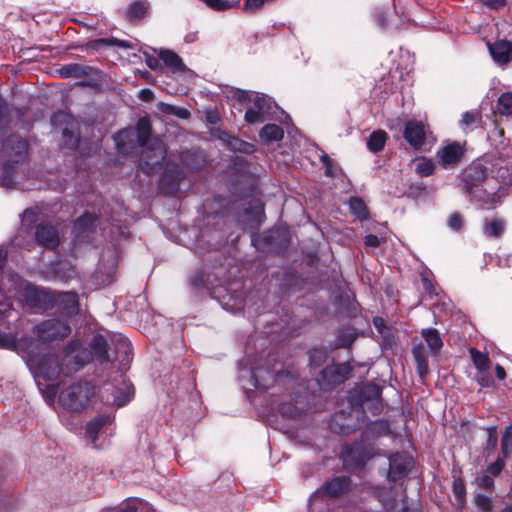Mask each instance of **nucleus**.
<instances>
[{
	"instance_id": "c03bdc74",
	"label": "nucleus",
	"mask_w": 512,
	"mask_h": 512,
	"mask_svg": "<svg viewBox=\"0 0 512 512\" xmlns=\"http://www.w3.org/2000/svg\"><path fill=\"white\" fill-rule=\"evenodd\" d=\"M497 110L501 115H512V92H505L498 98Z\"/></svg>"
},
{
	"instance_id": "ddd939ff",
	"label": "nucleus",
	"mask_w": 512,
	"mask_h": 512,
	"mask_svg": "<svg viewBox=\"0 0 512 512\" xmlns=\"http://www.w3.org/2000/svg\"><path fill=\"white\" fill-rule=\"evenodd\" d=\"M465 155V147L463 144L453 141L443 145L436 153L439 164L444 169L456 167Z\"/></svg>"
},
{
	"instance_id": "774afa93",
	"label": "nucleus",
	"mask_w": 512,
	"mask_h": 512,
	"mask_svg": "<svg viewBox=\"0 0 512 512\" xmlns=\"http://www.w3.org/2000/svg\"><path fill=\"white\" fill-rule=\"evenodd\" d=\"M102 512H137V510L134 507L126 505V506L106 508Z\"/></svg>"
},
{
	"instance_id": "a211bd4d",
	"label": "nucleus",
	"mask_w": 512,
	"mask_h": 512,
	"mask_svg": "<svg viewBox=\"0 0 512 512\" xmlns=\"http://www.w3.org/2000/svg\"><path fill=\"white\" fill-rule=\"evenodd\" d=\"M183 173L176 164H167L159 181V189L166 195L178 192Z\"/></svg>"
},
{
	"instance_id": "f8f14e48",
	"label": "nucleus",
	"mask_w": 512,
	"mask_h": 512,
	"mask_svg": "<svg viewBox=\"0 0 512 512\" xmlns=\"http://www.w3.org/2000/svg\"><path fill=\"white\" fill-rule=\"evenodd\" d=\"M34 332L38 337L35 340L40 344V341L47 342L64 339L70 334L71 328L67 322H39Z\"/></svg>"
},
{
	"instance_id": "7c9ffc66",
	"label": "nucleus",
	"mask_w": 512,
	"mask_h": 512,
	"mask_svg": "<svg viewBox=\"0 0 512 512\" xmlns=\"http://www.w3.org/2000/svg\"><path fill=\"white\" fill-rule=\"evenodd\" d=\"M259 136L265 143H271L282 140L284 131L277 124H266L260 130Z\"/></svg>"
},
{
	"instance_id": "680f3d73",
	"label": "nucleus",
	"mask_w": 512,
	"mask_h": 512,
	"mask_svg": "<svg viewBox=\"0 0 512 512\" xmlns=\"http://www.w3.org/2000/svg\"><path fill=\"white\" fill-rule=\"evenodd\" d=\"M145 61H146L147 66L151 70L157 71L162 68L161 59L159 57L156 58L154 56L146 55Z\"/></svg>"
},
{
	"instance_id": "bf43d9fd",
	"label": "nucleus",
	"mask_w": 512,
	"mask_h": 512,
	"mask_svg": "<svg viewBox=\"0 0 512 512\" xmlns=\"http://www.w3.org/2000/svg\"><path fill=\"white\" fill-rule=\"evenodd\" d=\"M475 503L477 507L482 510L483 512H491L493 505L492 501L489 497L485 495H477L475 497Z\"/></svg>"
},
{
	"instance_id": "f03ea898",
	"label": "nucleus",
	"mask_w": 512,
	"mask_h": 512,
	"mask_svg": "<svg viewBox=\"0 0 512 512\" xmlns=\"http://www.w3.org/2000/svg\"><path fill=\"white\" fill-rule=\"evenodd\" d=\"M152 133L151 122L148 117L138 119L136 127H128L120 130L114 135L117 150L124 155L132 154L135 149L147 142L148 136Z\"/></svg>"
},
{
	"instance_id": "9d476101",
	"label": "nucleus",
	"mask_w": 512,
	"mask_h": 512,
	"mask_svg": "<svg viewBox=\"0 0 512 512\" xmlns=\"http://www.w3.org/2000/svg\"><path fill=\"white\" fill-rule=\"evenodd\" d=\"M352 369L348 363L326 366L318 375L317 382L321 389L327 390L344 382Z\"/></svg>"
},
{
	"instance_id": "0e129e2a",
	"label": "nucleus",
	"mask_w": 512,
	"mask_h": 512,
	"mask_svg": "<svg viewBox=\"0 0 512 512\" xmlns=\"http://www.w3.org/2000/svg\"><path fill=\"white\" fill-rule=\"evenodd\" d=\"M380 243H381V240L375 234H368L364 238V244L367 247L376 248V247L380 246Z\"/></svg>"
},
{
	"instance_id": "412c9836",
	"label": "nucleus",
	"mask_w": 512,
	"mask_h": 512,
	"mask_svg": "<svg viewBox=\"0 0 512 512\" xmlns=\"http://www.w3.org/2000/svg\"><path fill=\"white\" fill-rule=\"evenodd\" d=\"M413 461L410 456L405 453H396L389 458V473L390 480L397 481L408 474L412 467Z\"/></svg>"
},
{
	"instance_id": "de8ad7c7",
	"label": "nucleus",
	"mask_w": 512,
	"mask_h": 512,
	"mask_svg": "<svg viewBox=\"0 0 512 512\" xmlns=\"http://www.w3.org/2000/svg\"><path fill=\"white\" fill-rule=\"evenodd\" d=\"M96 218L94 215L85 213L81 217H79L75 222V229L88 231L92 230L95 226Z\"/></svg>"
},
{
	"instance_id": "9b49d317",
	"label": "nucleus",
	"mask_w": 512,
	"mask_h": 512,
	"mask_svg": "<svg viewBox=\"0 0 512 512\" xmlns=\"http://www.w3.org/2000/svg\"><path fill=\"white\" fill-rule=\"evenodd\" d=\"M39 343L34 346V357L33 361L30 360V356H28V361L32 365L37 366V373L42 376L46 380H57L62 374V361H58V359L54 355H45L41 359H37V355L39 353Z\"/></svg>"
},
{
	"instance_id": "3c124183",
	"label": "nucleus",
	"mask_w": 512,
	"mask_h": 512,
	"mask_svg": "<svg viewBox=\"0 0 512 512\" xmlns=\"http://www.w3.org/2000/svg\"><path fill=\"white\" fill-rule=\"evenodd\" d=\"M512 450V425L506 428L502 440L501 451L504 457H507Z\"/></svg>"
},
{
	"instance_id": "c756f323",
	"label": "nucleus",
	"mask_w": 512,
	"mask_h": 512,
	"mask_svg": "<svg viewBox=\"0 0 512 512\" xmlns=\"http://www.w3.org/2000/svg\"><path fill=\"white\" fill-rule=\"evenodd\" d=\"M4 146L6 149H10L15 156L20 158L27 154L29 148L28 142L17 135L8 137L5 140Z\"/></svg>"
},
{
	"instance_id": "f704fd0d",
	"label": "nucleus",
	"mask_w": 512,
	"mask_h": 512,
	"mask_svg": "<svg viewBox=\"0 0 512 512\" xmlns=\"http://www.w3.org/2000/svg\"><path fill=\"white\" fill-rule=\"evenodd\" d=\"M349 209L358 220L364 221L369 218L368 208L361 197L353 196L349 199Z\"/></svg>"
},
{
	"instance_id": "58836bf2",
	"label": "nucleus",
	"mask_w": 512,
	"mask_h": 512,
	"mask_svg": "<svg viewBox=\"0 0 512 512\" xmlns=\"http://www.w3.org/2000/svg\"><path fill=\"white\" fill-rule=\"evenodd\" d=\"M481 113L478 110L466 111L460 120V126L464 131H472L481 121Z\"/></svg>"
},
{
	"instance_id": "e433bc0d",
	"label": "nucleus",
	"mask_w": 512,
	"mask_h": 512,
	"mask_svg": "<svg viewBox=\"0 0 512 512\" xmlns=\"http://www.w3.org/2000/svg\"><path fill=\"white\" fill-rule=\"evenodd\" d=\"M387 140V133L384 130H377L370 134L367 140V147L373 153L383 150Z\"/></svg>"
},
{
	"instance_id": "2eb2a0df",
	"label": "nucleus",
	"mask_w": 512,
	"mask_h": 512,
	"mask_svg": "<svg viewBox=\"0 0 512 512\" xmlns=\"http://www.w3.org/2000/svg\"><path fill=\"white\" fill-rule=\"evenodd\" d=\"M211 135L215 139L220 140L223 145L230 151L244 154H252L256 151V146L254 144L246 142L237 136L231 135L230 133L220 128L212 129Z\"/></svg>"
},
{
	"instance_id": "603ef678",
	"label": "nucleus",
	"mask_w": 512,
	"mask_h": 512,
	"mask_svg": "<svg viewBox=\"0 0 512 512\" xmlns=\"http://www.w3.org/2000/svg\"><path fill=\"white\" fill-rule=\"evenodd\" d=\"M447 225L453 231H460L464 226L463 215L459 212L452 213L447 220Z\"/></svg>"
},
{
	"instance_id": "39448f33",
	"label": "nucleus",
	"mask_w": 512,
	"mask_h": 512,
	"mask_svg": "<svg viewBox=\"0 0 512 512\" xmlns=\"http://www.w3.org/2000/svg\"><path fill=\"white\" fill-rule=\"evenodd\" d=\"M92 360L91 351L79 341H71L64 349L62 361V374L69 377L82 369Z\"/></svg>"
},
{
	"instance_id": "4468645a",
	"label": "nucleus",
	"mask_w": 512,
	"mask_h": 512,
	"mask_svg": "<svg viewBox=\"0 0 512 512\" xmlns=\"http://www.w3.org/2000/svg\"><path fill=\"white\" fill-rule=\"evenodd\" d=\"M271 102L263 94L254 95L251 104L247 106L244 120L249 124L262 123L271 111Z\"/></svg>"
},
{
	"instance_id": "b1692460",
	"label": "nucleus",
	"mask_w": 512,
	"mask_h": 512,
	"mask_svg": "<svg viewBox=\"0 0 512 512\" xmlns=\"http://www.w3.org/2000/svg\"><path fill=\"white\" fill-rule=\"evenodd\" d=\"M493 60L499 65H506L512 60V43L507 40H498L488 44Z\"/></svg>"
},
{
	"instance_id": "aec40b11",
	"label": "nucleus",
	"mask_w": 512,
	"mask_h": 512,
	"mask_svg": "<svg viewBox=\"0 0 512 512\" xmlns=\"http://www.w3.org/2000/svg\"><path fill=\"white\" fill-rule=\"evenodd\" d=\"M403 137L413 149L419 150L426 142V127L421 121L409 120L404 124Z\"/></svg>"
},
{
	"instance_id": "ea45409f",
	"label": "nucleus",
	"mask_w": 512,
	"mask_h": 512,
	"mask_svg": "<svg viewBox=\"0 0 512 512\" xmlns=\"http://www.w3.org/2000/svg\"><path fill=\"white\" fill-rule=\"evenodd\" d=\"M181 161L190 169H198L204 162L203 156L195 151H185L181 153Z\"/></svg>"
},
{
	"instance_id": "052dcab7",
	"label": "nucleus",
	"mask_w": 512,
	"mask_h": 512,
	"mask_svg": "<svg viewBox=\"0 0 512 512\" xmlns=\"http://www.w3.org/2000/svg\"><path fill=\"white\" fill-rule=\"evenodd\" d=\"M504 458V456L499 457L495 462L489 465L487 469L488 472H490L494 476L499 475L505 466Z\"/></svg>"
},
{
	"instance_id": "5701e85b",
	"label": "nucleus",
	"mask_w": 512,
	"mask_h": 512,
	"mask_svg": "<svg viewBox=\"0 0 512 512\" xmlns=\"http://www.w3.org/2000/svg\"><path fill=\"white\" fill-rule=\"evenodd\" d=\"M151 4L147 0H134L124 11V19L128 23L136 24L144 20L149 14Z\"/></svg>"
},
{
	"instance_id": "f257e3e1",
	"label": "nucleus",
	"mask_w": 512,
	"mask_h": 512,
	"mask_svg": "<svg viewBox=\"0 0 512 512\" xmlns=\"http://www.w3.org/2000/svg\"><path fill=\"white\" fill-rule=\"evenodd\" d=\"M489 158L486 155L469 164L460 174V187L471 201L480 202L487 208H494L496 182L489 176Z\"/></svg>"
},
{
	"instance_id": "6e6552de",
	"label": "nucleus",
	"mask_w": 512,
	"mask_h": 512,
	"mask_svg": "<svg viewBox=\"0 0 512 512\" xmlns=\"http://www.w3.org/2000/svg\"><path fill=\"white\" fill-rule=\"evenodd\" d=\"M140 167L150 174L155 167L162 163L166 157V148L164 142L156 136H148L147 142L141 145Z\"/></svg>"
},
{
	"instance_id": "f3484780",
	"label": "nucleus",
	"mask_w": 512,
	"mask_h": 512,
	"mask_svg": "<svg viewBox=\"0 0 512 512\" xmlns=\"http://www.w3.org/2000/svg\"><path fill=\"white\" fill-rule=\"evenodd\" d=\"M117 261L115 257L102 259L92 275L96 286L102 288L111 285L116 279Z\"/></svg>"
},
{
	"instance_id": "4be33fe9",
	"label": "nucleus",
	"mask_w": 512,
	"mask_h": 512,
	"mask_svg": "<svg viewBox=\"0 0 512 512\" xmlns=\"http://www.w3.org/2000/svg\"><path fill=\"white\" fill-rule=\"evenodd\" d=\"M55 306L67 317L77 315L80 310L78 294L75 292L55 293Z\"/></svg>"
},
{
	"instance_id": "a18cd8bd",
	"label": "nucleus",
	"mask_w": 512,
	"mask_h": 512,
	"mask_svg": "<svg viewBox=\"0 0 512 512\" xmlns=\"http://www.w3.org/2000/svg\"><path fill=\"white\" fill-rule=\"evenodd\" d=\"M327 353L324 349L314 348L309 351V366L318 368L326 362Z\"/></svg>"
},
{
	"instance_id": "2f4dec72",
	"label": "nucleus",
	"mask_w": 512,
	"mask_h": 512,
	"mask_svg": "<svg viewBox=\"0 0 512 512\" xmlns=\"http://www.w3.org/2000/svg\"><path fill=\"white\" fill-rule=\"evenodd\" d=\"M134 393L131 384L123 382L120 387H116L113 392V404L121 407L128 403Z\"/></svg>"
},
{
	"instance_id": "79ce46f5",
	"label": "nucleus",
	"mask_w": 512,
	"mask_h": 512,
	"mask_svg": "<svg viewBox=\"0 0 512 512\" xmlns=\"http://www.w3.org/2000/svg\"><path fill=\"white\" fill-rule=\"evenodd\" d=\"M74 274L75 271L71 266L66 268L65 264L58 263L53 268V275L51 277H47V279L67 281L68 279L72 278Z\"/></svg>"
},
{
	"instance_id": "0eeeda50",
	"label": "nucleus",
	"mask_w": 512,
	"mask_h": 512,
	"mask_svg": "<svg viewBox=\"0 0 512 512\" xmlns=\"http://www.w3.org/2000/svg\"><path fill=\"white\" fill-rule=\"evenodd\" d=\"M37 341L33 338L24 337L16 327L0 326V349H7L16 352H25L33 361L35 354L34 346Z\"/></svg>"
},
{
	"instance_id": "423d86ee",
	"label": "nucleus",
	"mask_w": 512,
	"mask_h": 512,
	"mask_svg": "<svg viewBox=\"0 0 512 512\" xmlns=\"http://www.w3.org/2000/svg\"><path fill=\"white\" fill-rule=\"evenodd\" d=\"M18 296L24 306L48 310L55 306V293L45 288L38 287L30 282H25L18 290Z\"/></svg>"
},
{
	"instance_id": "09e8293b",
	"label": "nucleus",
	"mask_w": 512,
	"mask_h": 512,
	"mask_svg": "<svg viewBox=\"0 0 512 512\" xmlns=\"http://www.w3.org/2000/svg\"><path fill=\"white\" fill-rule=\"evenodd\" d=\"M435 171L434 163L431 159L423 158L416 165V173L421 177L431 176Z\"/></svg>"
},
{
	"instance_id": "69168bd1",
	"label": "nucleus",
	"mask_w": 512,
	"mask_h": 512,
	"mask_svg": "<svg viewBox=\"0 0 512 512\" xmlns=\"http://www.w3.org/2000/svg\"><path fill=\"white\" fill-rule=\"evenodd\" d=\"M490 9L498 10L506 5V0H479Z\"/></svg>"
},
{
	"instance_id": "6ab92c4d",
	"label": "nucleus",
	"mask_w": 512,
	"mask_h": 512,
	"mask_svg": "<svg viewBox=\"0 0 512 512\" xmlns=\"http://www.w3.org/2000/svg\"><path fill=\"white\" fill-rule=\"evenodd\" d=\"M343 464L348 470H355L364 466L370 458L369 453L360 444L345 447L341 453Z\"/></svg>"
},
{
	"instance_id": "49530a36",
	"label": "nucleus",
	"mask_w": 512,
	"mask_h": 512,
	"mask_svg": "<svg viewBox=\"0 0 512 512\" xmlns=\"http://www.w3.org/2000/svg\"><path fill=\"white\" fill-rule=\"evenodd\" d=\"M382 389L374 383L365 384L361 390V395L365 400L378 399L381 396Z\"/></svg>"
},
{
	"instance_id": "20e7f679",
	"label": "nucleus",
	"mask_w": 512,
	"mask_h": 512,
	"mask_svg": "<svg viewBox=\"0 0 512 512\" xmlns=\"http://www.w3.org/2000/svg\"><path fill=\"white\" fill-rule=\"evenodd\" d=\"M95 388L91 382L79 381L63 389L59 395L61 405L70 411H82L94 396Z\"/></svg>"
},
{
	"instance_id": "e2e57ef3",
	"label": "nucleus",
	"mask_w": 512,
	"mask_h": 512,
	"mask_svg": "<svg viewBox=\"0 0 512 512\" xmlns=\"http://www.w3.org/2000/svg\"><path fill=\"white\" fill-rule=\"evenodd\" d=\"M265 0H246L243 6L245 11H255L261 8Z\"/></svg>"
},
{
	"instance_id": "473e14b6",
	"label": "nucleus",
	"mask_w": 512,
	"mask_h": 512,
	"mask_svg": "<svg viewBox=\"0 0 512 512\" xmlns=\"http://www.w3.org/2000/svg\"><path fill=\"white\" fill-rule=\"evenodd\" d=\"M432 311L437 318L450 317L454 320H461L464 317L461 311L452 309L451 304L446 302L435 303Z\"/></svg>"
},
{
	"instance_id": "dca6fc26",
	"label": "nucleus",
	"mask_w": 512,
	"mask_h": 512,
	"mask_svg": "<svg viewBox=\"0 0 512 512\" xmlns=\"http://www.w3.org/2000/svg\"><path fill=\"white\" fill-rule=\"evenodd\" d=\"M34 236L36 243L48 250H54L60 244L58 229L47 222L36 225Z\"/></svg>"
},
{
	"instance_id": "1a4fd4ad",
	"label": "nucleus",
	"mask_w": 512,
	"mask_h": 512,
	"mask_svg": "<svg viewBox=\"0 0 512 512\" xmlns=\"http://www.w3.org/2000/svg\"><path fill=\"white\" fill-rule=\"evenodd\" d=\"M58 74L62 79L69 78H87L88 80L81 81L78 85L82 87H92L95 85L93 81L100 78L101 71L93 66L82 65L79 63H69L63 65L58 69Z\"/></svg>"
},
{
	"instance_id": "338daca9",
	"label": "nucleus",
	"mask_w": 512,
	"mask_h": 512,
	"mask_svg": "<svg viewBox=\"0 0 512 512\" xmlns=\"http://www.w3.org/2000/svg\"><path fill=\"white\" fill-rule=\"evenodd\" d=\"M453 491L455 495L460 499L465 495V486L461 479H456L453 483Z\"/></svg>"
},
{
	"instance_id": "cd10ccee",
	"label": "nucleus",
	"mask_w": 512,
	"mask_h": 512,
	"mask_svg": "<svg viewBox=\"0 0 512 512\" xmlns=\"http://www.w3.org/2000/svg\"><path fill=\"white\" fill-rule=\"evenodd\" d=\"M350 479L345 476L336 477L327 482L323 489L331 497H337L344 493L349 487Z\"/></svg>"
},
{
	"instance_id": "6e6d98bb",
	"label": "nucleus",
	"mask_w": 512,
	"mask_h": 512,
	"mask_svg": "<svg viewBox=\"0 0 512 512\" xmlns=\"http://www.w3.org/2000/svg\"><path fill=\"white\" fill-rule=\"evenodd\" d=\"M426 186L423 183H413L406 190V195L410 198L417 199L424 195Z\"/></svg>"
},
{
	"instance_id": "c85d7f7f",
	"label": "nucleus",
	"mask_w": 512,
	"mask_h": 512,
	"mask_svg": "<svg viewBox=\"0 0 512 512\" xmlns=\"http://www.w3.org/2000/svg\"><path fill=\"white\" fill-rule=\"evenodd\" d=\"M378 333L381 336V343L384 349H392L397 342L394 331L387 322H374Z\"/></svg>"
},
{
	"instance_id": "4d7b16f0",
	"label": "nucleus",
	"mask_w": 512,
	"mask_h": 512,
	"mask_svg": "<svg viewBox=\"0 0 512 512\" xmlns=\"http://www.w3.org/2000/svg\"><path fill=\"white\" fill-rule=\"evenodd\" d=\"M320 162L323 164L327 176H334L336 174L334 161L328 154L323 153L320 156Z\"/></svg>"
},
{
	"instance_id": "37998d69",
	"label": "nucleus",
	"mask_w": 512,
	"mask_h": 512,
	"mask_svg": "<svg viewBox=\"0 0 512 512\" xmlns=\"http://www.w3.org/2000/svg\"><path fill=\"white\" fill-rule=\"evenodd\" d=\"M93 47L116 46L123 49H130L132 45L129 41L120 40L115 37L98 38L92 42Z\"/></svg>"
},
{
	"instance_id": "7ed1b4c3",
	"label": "nucleus",
	"mask_w": 512,
	"mask_h": 512,
	"mask_svg": "<svg viewBox=\"0 0 512 512\" xmlns=\"http://www.w3.org/2000/svg\"><path fill=\"white\" fill-rule=\"evenodd\" d=\"M489 158V176L496 182L495 206L509 193L512 185V155H486Z\"/></svg>"
},
{
	"instance_id": "a878e982",
	"label": "nucleus",
	"mask_w": 512,
	"mask_h": 512,
	"mask_svg": "<svg viewBox=\"0 0 512 512\" xmlns=\"http://www.w3.org/2000/svg\"><path fill=\"white\" fill-rule=\"evenodd\" d=\"M506 229V221L502 218H486L484 221L483 232L488 238H500Z\"/></svg>"
},
{
	"instance_id": "5fc2aeb1",
	"label": "nucleus",
	"mask_w": 512,
	"mask_h": 512,
	"mask_svg": "<svg viewBox=\"0 0 512 512\" xmlns=\"http://www.w3.org/2000/svg\"><path fill=\"white\" fill-rule=\"evenodd\" d=\"M487 442H486V448L485 451L489 455L490 452H493L498 441V435H497V429L496 427H489L487 428Z\"/></svg>"
},
{
	"instance_id": "393cba45",
	"label": "nucleus",
	"mask_w": 512,
	"mask_h": 512,
	"mask_svg": "<svg viewBox=\"0 0 512 512\" xmlns=\"http://www.w3.org/2000/svg\"><path fill=\"white\" fill-rule=\"evenodd\" d=\"M158 56L164 65L168 67L172 72L177 73L185 71L186 67L181 57L175 52L168 49H161Z\"/></svg>"
},
{
	"instance_id": "864d4df0",
	"label": "nucleus",
	"mask_w": 512,
	"mask_h": 512,
	"mask_svg": "<svg viewBox=\"0 0 512 512\" xmlns=\"http://www.w3.org/2000/svg\"><path fill=\"white\" fill-rule=\"evenodd\" d=\"M13 306L10 298L6 297L0 290V318L10 317Z\"/></svg>"
},
{
	"instance_id": "13d9d810",
	"label": "nucleus",
	"mask_w": 512,
	"mask_h": 512,
	"mask_svg": "<svg viewBox=\"0 0 512 512\" xmlns=\"http://www.w3.org/2000/svg\"><path fill=\"white\" fill-rule=\"evenodd\" d=\"M259 93L257 92H250V91H245V90H237L235 92V98L237 99V101L241 104H244V105H249L251 104L252 102V98H254V95H258Z\"/></svg>"
},
{
	"instance_id": "8fccbe9b",
	"label": "nucleus",
	"mask_w": 512,
	"mask_h": 512,
	"mask_svg": "<svg viewBox=\"0 0 512 512\" xmlns=\"http://www.w3.org/2000/svg\"><path fill=\"white\" fill-rule=\"evenodd\" d=\"M209 8L215 11H226L233 7H235L238 2L237 1H227V0H202Z\"/></svg>"
},
{
	"instance_id": "4c0bfd02",
	"label": "nucleus",
	"mask_w": 512,
	"mask_h": 512,
	"mask_svg": "<svg viewBox=\"0 0 512 512\" xmlns=\"http://www.w3.org/2000/svg\"><path fill=\"white\" fill-rule=\"evenodd\" d=\"M109 418L106 416H99L91 420L86 426V435L93 444L96 443L98 433L103 426L108 422Z\"/></svg>"
},
{
	"instance_id": "a19ab883",
	"label": "nucleus",
	"mask_w": 512,
	"mask_h": 512,
	"mask_svg": "<svg viewBox=\"0 0 512 512\" xmlns=\"http://www.w3.org/2000/svg\"><path fill=\"white\" fill-rule=\"evenodd\" d=\"M412 354L416 363V368L421 377H424L428 373V361L424 355L423 349L420 346H416L412 349Z\"/></svg>"
},
{
	"instance_id": "c9c22d12",
	"label": "nucleus",
	"mask_w": 512,
	"mask_h": 512,
	"mask_svg": "<svg viewBox=\"0 0 512 512\" xmlns=\"http://www.w3.org/2000/svg\"><path fill=\"white\" fill-rule=\"evenodd\" d=\"M469 354L473 361V364L480 373H486L491 367V361L488 354L480 352L476 348H470Z\"/></svg>"
},
{
	"instance_id": "bb28decb",
	"label": "nucleus",
	"mask_w": 512,
	"mask_h": 512,
	"mask_svg": "<svg viewBox=\"0 0 512 512\" xmlns=\"http://www.w3.org/2000/svg\"><path fill=\"white\" fill-rule=\"evenodd\" d=\"M90 347L92 357L95 356L99 362L103 363L109 360L107 341L102 335H95L90 342Z\"/></svg>"
},
{
	"instance_id": "72a5a7b5",
	"label": "nucleus",
	"mask_w": 512,
	"mask_h": 512,
	"mask_svg": "<svg viewBox=\"0 0 512 512\" xmlns=\"http://www.w3.org/2000/svg\"><path fill=\"white\" fill-rule=\"evenodd\" d=\"M422 336L428 344L432 354L437 355L443 347V341L436 329H423Z\"/></svg>"
}]
</instances>
